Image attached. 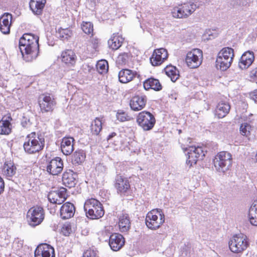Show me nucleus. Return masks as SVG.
I'll return each instance as SVG.
<instances>
[{"instance_id": "obj_1", "label": "nucleus", "mask_w": 257, "mask_h": 257, "mask_svg": "<svg viewBox=\"0 0 257 257\" xmlns=\"http://www.w3.org/2000/svg\"><path fill=\"white\" fill-rule=\"evenodd\" d=\"M39 37L31 33L24 34L19 40V48L24 59L31 61L36 59L39 51Z\"/></svg>"}, {"instance_id": "obj_2", "label": "nucleus", "mask_w": 257, "mask_h": 257, "mask_svg": "<svg viewBox=\"0 0 257 257\" xmlns=\"http://www.w3.org/2000/svg\"><path fill=\"white\" fill-rule=\"evenodd\" d=\"M234 57V50L230 47L222 48L218 53L216 60V68L221 71H225L231 66Z\"/></svg>"}, {"instance_id": "obj_3", "label": "nucleus", "mask_w": 257, "mask_h": 257, "mask_svg": "<svg viewBox=\"0 0 257 257\" xmlns=\"http://www.w3.org/2000/svg\"><path fill=\"white\" fill-rule=\"evenodd\" d=\"M84 209L86 216L91 219H99L104 214L102 204L94 198L86 200L84 205Z\"/></svg>"}, {"instance_id": "obj_4", "label": "nucleus", "mask_w": 257, "mask_h": 257, "mask_svg": "<svg viewBox=\"0 0 257 257\" xmlns=\"http://www.w3.org/2000/svg\"><path fill=\"white\" fill-rule=\"evenodd\" d=\"M232 161L231 154L226 151H222L215 156L213 163L217 172L225 173L231 167Z\"/></svg>"}, {"instance_id": "obj_5", "label": "nucleus", "mask_w": 257, "mask_h": 257, "mask_svg": "<svg viewBox=\"0 0 257 257\" xmlns=\"http://www.w3.org/2000/svg\"><path fill=\"white\" fill-rule=\"evenodd\" d=\"M44 139L36 137L35 133L28 135L23 147L24 150L28 154H32L41 151L44 146Z\"/></svg>"}, {"instance_id": "obj_6", "label": "nucleus", "mask_w": 257, "mask_h": 257, "mask_svg": "<svg viewBox=\"0 0 257 257\" xmlns=\"http://www.w3.org/2000/svg\"><path fill=\"white\" fill-rule=\"evenodd\" d=\"M165 221V215L160 209H153L149 211L146 217L145 223L151 229L159 228Z\"/></svg>"}, {"instance_id": "obj_7", "label": "nucleus", "mask_w": 257, "mask_h": 257, "mask_svg": "<svg viewBox=\"0 0 257 257\" xmlns=\"http://www.w3.org/2000/svg\"><path fill=\"white\" fill-rule=\"evenodd\" d=\"M248 245L246 236L243 234H235L229 242L230 250L234 253H240L246 249Z\"/></svg>"}, {"instance_id": "obj_8", "label": "nucleus", "mask_w": 257, "mask_h": 257, "mask_svg": "<svg viewBox=\"0 0 257 257\" xmlns=\"http://www.w3.org/2000/svg\"><path fill=\"white\" fill-rule=\"evenodd\" d=\"M196 10V7L193 3L188 2L179 5L172 11L173 17L179 19L187 18Z\"/></svg>"}, {"instance_id": "obj_9", "label": "nucleus", "mask_w": 257, "mask_h": 257, "mask_svg": "<svg viewBox=\"0 0 257 257\" xmlns=\"http://www.w3.org/2000/svg\"><path fill=\"white\" fill-rule=\"evenodd\" d=\"M44 211L43 208L34 206L31 208L27 214L28 222L31 226L35 227L41 223L44 218Z\"/></svg>"}, {"instance_id": "obj_10", "label": "nucleus", "mask_w": 257, "mask_h": 257, "mask_svg": "<svg viewBox=\"0 0 257 257\" xmlns=\"http://www.w3.org/2000/svg\"><path fill=\"white\" fill-rule=\"evenodd\" d=\"M137 122L144 131H147L153 128L156 123V119L150 112L143 111L137 115Z\"/></svg>"}, {"instance_id": "obj_11", "label": "nucleus", "mask_w": 257, "mask_h": 257, "mask_svg": "<svg viewBox=\"0 0 257 257\" xmlns=\"http://www.w3.org/2000/svg\"><path fill=\"white\" fill-rule=\"evenodd\" d=\"M113 185L118 195L121 197L127 196L131 189V185L126 178L117 175L115 178Z\"/></svg>"}, {"instance_id": "obj_12", "label": "nucleus", "mask_w": 257, "mask_h": 257, "mask_svg": "<svg viewBox=\"0 0 257 257\" xmlns=\"http://www.w3.org/2000/svg\"><path fill=\"white\" fill-rule=\"evenodd\" d=\"M185 151H187L188 156L186 163L190 166L196 164L198 160L203 159L205 156V153L200 147L190 146L185 149Z\"/></svg>"}, {"instance_id": "obj_13", "label": "nucleus", "mask_w": 257, "mask_h": 257, "mask_svg": "<svg viewBox=\"0 0 257 257\" xmlns=\"http://www.w3.org/2000/svg\"><path fill=\"white\" fill-rule=\"evenodd\" d=\"M202 57V51L199 49H194L187 53L185 61L189 68H196L201 64Z\"/></svg>"}, {"instance_id": "obj_14", "label": "nucleus", "mask_w": 257, "mask_h": 257, "mask_svg": "<svg viewBox=\"0 0 257 257\" xmlns=\"http://www.w3.org/2000/svg\"><path fill=\"white\" fill-rule=\"evenodd\" d=\"M38 102L42 113L52 111L56 105L54 98L50 94H42L39 97Z\"/></svg>"}, {"instance_id": "obj_15", "label": "nucleus", "mask_w": 257, "mask_h": 257, "mask_svg": "<svg viewBox=\"0 0 257 257\" xmlns=\"http://www.w3.org/2000/svg\"><path fill=\"white\" fill-rule=\"evenodd\" d=\"M63 167V160L59 157H56L48 164L47 171L52 175H58L62 172Z\"/></svg>"}, {"instance_id": "obj_16", "label": "nucleus", "mask_w": 257, "mask_h": 257, "mask_svg": "<svg viewBox=\"0 0 257 257\" xmlns=\"http://www.w3.org/2000/svg\"><path fill=\"white\" fill-rule=\"evenodd\" d=\"M66 198V190L64 188L58 190L51 191L48 195L49 201L53 204H61Z\"/></svg>"}, {"instance_id": "obj_17", "label": "nucleus", "mask_w": 257, "mask_h": 257, "mask_svg": "<svg viewBox=\"0 0 257 257\" xmlns=\"http://www.w3.org/2000/svg\"><path fill=\"white\" fill-rule=\"evenodd\" d=\"M168 52L164 48L155 49L150 58V62L153 66L161 65L168 58Z\"/></svg>"}, {"instance_id": "obj_18", "label": "nucleus", "mask_w": 257, "mask_h": 257, "mask_svg": "<svg viewBox=\"0 0 257 257\" xmlns=\"http://www.w3.org/2000/svg\"><path fill=\"white\" fill-rule=\"evenodd\" d=\"M35 257H55L54 249L47 243L40 244L35 249Z\"/></svg>"}, {"instance_id": "obj_19", "label": "nucleus", "mask_w": 257, "mask_h": 257, "mask_svg": "<svg viewBox=\"0 0 257 257\" xmlns=\"http://www.w3.org/2000/svg\"><path fill=\"white\" fill-rule=\"evenodd\" d=\"M147 101V98L146 95H135L131 98L130 106L132 110L136 111H140L145 108Z\"/></svg>"}, {"instance_id": "obj_20", "label": "nucleus", "mask_w": 257, "mask_h": 257, "mask_svg": "<svg viewBox=\"0 0 257 257\" xmlns=\"http://www.w3.org/2000/svg\"><path fill=\"white\" fill-rule=\"evenodd\" d=\"M124 239L122 235L118 233H113L109 237V245L114 251L120 249L124 245Z\"/></svg>"}, {"instance_id": "obj_21", "label": "nucleus", "mask_w": 257, "mask_h": 257, "mask_svg": "<svg viewBox=\"0 0 257 257\" xmlns=\"http://www.w3.org/2000/svg\"><path fill=\"white\" fill-rule=\"evenodd\" d=\"M254 59L253 52L247 51L241 56L238 66L241 69H245L248 68L252 63Z\"/></svg>"}, {"instance_id": "obj_22", "label": "nucleus", "mask_w": 257, "mask_h": 257, "mask_svg": "<svg viewBox=\"0 0 257 257\" xmlns=\"http://www.w3.org/2000/svg\"><path fill=\"white\" fill-rule=\"evenodd\" d=\"M74 139L71 137H64L61 143V150L66 156L70 155L74 151Z\"/></svg>"}, {"instance_id": "obj_23", "label": "nucleus", "mask_w": 257, "mask_h": 257, "mask_svg": "<svg viewBox=\"0 0 257 257\" xmlns=\"http://www.w3.org/2000/svg\"><path fill=\"white\" fill-rule=\"evenodd\" d=\"M12 16L9 13H5L0 18V31L4 34L10 33Z\"/></svg>"}, {"instance_id": "obj_24", "label": "nucleus", "mask_w": 257, "mask_h": 257, "mask_svg": "<svg viewBox=\"0 0 257 257\" xmlns=\"http://www.w3.org/2000/svg\"><path fill=\"white\" fill-rule=\"evenodd\" d=\"M230 105L226 100H221L217 104L215 109V114L218 118L225 117L229 112Z\"/></svg>"}, {"instance_id": "obj_25", "label": "nucleus", "mask_w": 257, "mask_h": 257, "mask_svg": "<svg viewBox=\"0 0 257 257\" xmlns=\"http://www.w3.org/2000/svg\"><path fill=\"white\" fill-rule=\"evenodd\" d=\"M77 175L72 170H68L65 171L62 176L63 184L68 188L74 187L76 184V177Z\"/></svg>"}, {"instance_id": "obj_26", "label": "nucleus", "mask_w": 257, "mask_h": 257, "mask_svg": "<svg viewBox=\"0 0 257 257\" xmlns=\"http://www.w3.org/2000/svg\"><path fill=\"white\" fill-rule=\"evenodd\" d=\"M75 207L74 205L67 202L64 203L61 207L60 215L62 219H67L73 217L75 212Z\"/></svg>"}, {"instance_id": "obj_27", "label": "nucleus", "mask_w": 257, "mask_h": 257, "mask_svg": "<svg viewBox=\"0 0 257 257\" xmlns=\"http://www.w3.org/2000/svg\"><path fill=\"white\" fill-rule=\"evenodd\" d=\"M11 116H5L0 120V135H8L11 133L12 125Z\"/></svg>"}, {"instance_id": "obj_28", "label": "nucleus", "mask_w": 257, "mask_h": 257, "mask_svg": "<svg viewBox=\"0 0 257 257\" xmlns=\"http://www.w3.org/2000/svg\"><path fill=\"white\" fill-rule=\"evenodd\" d=\"M138 76L136 72L130 69H122L118 74L119 81L122 83H126L132 81L134 78Z\"/></svg>"}, {"instance_id": "obj_29", "label": "nucleus", "mask_w": 257, "mask_h": 257, "mask_svg": "<svg viewBox=\"0 0 257 257\" xmlns=\"http://www.w3.org/2000/svg\"><path fill=\"white\" fill-rule=\"evenodd\" d=\"M16 167L11 162H6L4 165L2 172L3 175L9 180H11L16 174Z\"/></svg>"}, {"instance_id": "obj_30", "label": "nucleus", "mask_w": 257, "mask_h": 257, "mask_svg": "<svg viewBox=\"0 0 257 257\" xmlns=\"http://www.w3.org/2000/svg\"><path fill=\"white\" fill-rule=\"evenodd\" d=\"M62 61L68 65L73 66L75 64L76 56L71 50H67L62 52L61 54Z\"/></svg>"}, {"instance_id": "obj_31", "label": "nucleus", "mask_w": 257, "mask_h": 257, "mask_svg": "<svg viewBox=\"0 0 257 257\" xmlns=\"http://www.w3.org/2000/svg\"><path fill=\"white\" fill-rule=\"evenodd\" d=\"M118 226L122 232L127 231L131 227V221L128 214L122 213L119 216Z\"/></svg>"}, {"instance_id": "obj_32", "label": "nucleus", "mask_w": 257, "mask_h": 257, "mask_svg": "<svg viewBox=\"0 0 257 257\" xmlns=\"http://www.w3.org/2000/svg\"><path fill=\"white\" fill-rule=\"evenodd\" d=\"M46 0H31L30 8L35 15H40L44 8Z\"/></svg>"}, {"instance_id": "obj_33", "label": "nucleus", "mask_w": 257, "mask_h": 257, "mask_svg": "<svg viewBox=\"0 0 257 257\" xmlns=\"http://www.w3.org/2000/svg\"><path fill=\"white\" fill-rule=\"evenodd\" d=\"M144 87L146 90L152 89L155 91H159L162 89V85L159 80L153 77L149 78L144 81Z\"/></svg>"}, {"instance_id": "obj_34", "label": "nucleus", "mask_w": 257, "mask_h": 257, "mask_svg": "<svg viewBox=\"0 0 257 257\" xmlns=\"http://www.w3.org/2000/svg\"><path fill=\"white\" fill-rule=\"evenodd\" d=\"M248 217L250 223L257 226V199L254 200L249 209Z\"/></svg>"}, {"instance_id": "obj_35", "label": "nucleus", "mask_w": 257, "mask_h": 257, "mask_svg": "<svg viewBox=\"0 0 257 257\" xmlns=\"http://www.w3.org/2000/svg\"><path fill=\"white\" fill-rule=\"evenodd\" d=\"M123 42V38L119 36L113 34L108 41V45L110 48L112 50L118 49L121 45Z\"/></svg>"}, {"instance_id": "obj_36", "label": "nucleus", "mask_w": 257, "mask_h": 257, "mask_svg": "<svg viewBox=\"0 0 257 257\" xmlns=\"http://www.w3.org/2000/svg\"><path fill=\"white\" fill-rule=\"evenodd\" d=\"M86 158L85 152L81 149L77 150L72 156V162L74 165H80L83 163Z\"/></svg>"}, {"instance_id": "obj_37", "label": "nucleus", "mask_w": 257, "mask_h": 257, "mask_svg": "<svg viewBox=\"0 0 257 257\" xmlns=\"http://www.w3.org/2000/svg\"><path fill=\"white\" fill-rule=\"evenodd\" d=\"M166 75L171 78L173 82H175L179 78L178 71L173 66H168L165 69Z\"/></svg>"}, {"instance_id": "obj_38", "label": "nucleus", "mask_w": 257, "mask_h": 257, "mask_svg": "<svg viewBox=\"0 0 257 257\" xmlns=\"http://www.w3.org/2000/svg\"><path fill=\"white\" fill-rule=\"evenodd\" d=\"M102 129V122L98 118H96L92 122L91 132L94 135H98Z\"/></svg>"}, {"instance_id": "obj_39", "label": "nucleus", "mask_w": 257, "mask_h": 257, "mask_svg": "<svg viewBox=\"0 0 257 257\" xmlns=\"http://www.w3.org/2000/svg\"><path fill=\"white\" fill-rule=\"evenodd\" d=\"M96 69L98 72L101 74H105L108 70V64L106 60H101L96 64Z\"/></svg>"}, {"instance_id": "obj_40", "label": "nucleus", "mask_w": 257, "mask_h": 257, "mask_svg": "<svg viewBox=\"0 0 257 257\" xmlns=\"http://www.w3.org/2000/svg\"><path fill=\"white\" fill-rule=\"evenodd\" d=\"M130 59V54L127 53L120 54L118 57L116 62L120 65H124L127 64Z\"/></svg>"}, {"instance_id": "obj_41", "label": "nucleus", "mask_w": 257, "mask_h": 257, "mask_svg": "<svg viewBox=\"0 0 257 257\" xmlns=\"http://www.w3.org/2000/svg\"><path fill=\"white\" fill-rule=\"evenodd\" d=\"M251 130L252 126L247 122L242 123L240 126V133L242 136L248 137Z\"/></svg>"}, {"instance_id": "obj_42", "label": "nucleus", "mask_w": 257, "mask_h": 257, "mask_svg": "<svg viewBox=\"0 0 257 257\" xmlns=\"http://www.w3.org/2000/svg\"><path fill=\"white\" fill-rule=\"evenodd\" d=\"M74 231V227L72 224L65 223L61 228V232L65 236H69Z\"/></svg>"}, {"instance_id": "obj_43", "label": "nucleus", "mask_w": 257, "mask_h": 257, "mask_svg": "<svg viewBox=\"0 0 257 257\" xmlns=\"http://www.w3.org/2000/svg\"><path fill=\"white\" fill-rule=\"evenodd\" d=\"M81 29L85 33L90 34L93 32V26L90 22H83Z\"/></svg>"}, {"instance_id": "obj_44", "label": "nucleus", "mask_w": 257, "mask_h": 257, "mask_svg": "<svg viewBox=\"0 0 257 257\" xmlns=\"http://www.w3.org/2000/svg\"><path fill=\"white\" fill-rule=\"evenodd\" d=\"M58 37L63 39H67L70 37L71 32L68 29H62L59 30L58 32Z\"/></svg>"}, {"instance_id": "obj_45", "label": "nucleus", "mask_w": 257, "mask_h": 257, "mask_svg": "<svg viewBox=\"0 0 257 257\" xmlns=\"http://www.w3.org/2000/svg\"><path fill=\"white\" fill-rule=\"evenodd\" d=\"M117 119L120 121L123 122L131 119V117L123 111H118L116 114Z\"/></svg>"}, {"instance_id": "obj_46", "label": "nucleus", "mask_w": 257, "mask_h": 257, "mask_svg": "<svg viewBox=\"0 0 257 257\" xmlns=\"http://www.w3.org/2000/svg\"><path fill=\"white\" fill-rule=\"evenodd\" d=\"M82 257H98V256L96 250L89 248L84 252Z\"/></svg>"}, {"instance_id": "obj_47", "label": "nucleus", "mask_w": 257, "mask_h": 257, "mask_svg": "<svg viewBox=\"0 0 257 257\" xmlns=\"http://www.w3.org/2000/svg\"><path fill=\"white\" fill-rule=\"evenodd\" d=\"M250 98L255 103H257V89L251 92L249 94Z\"/></svg>"}, {"instance_id": "obj_48", "label": "nucleus", "mask_w": 257, "mask_h": 257, "mask_svg": "<svg viewBox=\"0 0 257 257\" xmlns=\"http://www.w3.org/2000/svg\"><path fill=\"white\" fill-rule=\"evenodd\" d=\"M30 120L24 117L22 120L21 124L24 127H27L30 125Z\"/></svg>"}, {"instance_id": "obj_49", "label": "nucleus", "mask_w": 257, "mask_h": 257, "mask_svg": "<svg viewBox=\"0 0 257 257\" xmlns=\"http://www.w3.org/2000/svg\"><path fill=\"white\" fill-rule=\"evenodd\" d=\"M189 3H193V5H195L196 9L199 8L200 6L202 5L203 2L201 0H190Z\"/></svg>"}, {"instance_id": "obj_50", "label": "nucleus", "mask_w": 257, "mask_h": 257, "mask_svg": "<svg viewBox=\"0 0 257 257\" xmlns=\"http://www.w3.org/2000/svg\"><path fill=\"white\" fill-rule=\"evenodd\" d=\"M93 48L96 49L98 46L99 40L97 38H93L91 40Z\"/></svg>"}, {"instance_id": "obj_51", "label": "nucleus", "mask_w": 257, "mask_h": 257, "mask_svg": "<svg viewBox=\"0 0 257 257\" xmlns=\"http://www.w3.org/2000/svg\"><path fill=\"white\" fill-rule=\"evenodd\" d=\"M5 188V183L3 178L0 180V194L4 191Z\"/></svg>"}, {"instance_id": "obj_52", "label": "nucleus", "mask_w": 257, "mask_h": 257, "mask_svg": "<svg viewBox=\"0 0 257 257\" xmlns=\"http://www.w3.org/2000/svg\"><path fill=\"white\" fill-rule=\"evenodd\" d=\"M116 136V133H111V134H110L108 137H107V140H110L111 138H112L113 137H114V136Z\"/></svg>"}, {"instance_id": "obj_53", "label": "nucleus", "mask_w": 257, "mask_h": 257, "mask_svg": "<svg viewBox=\"0 0 257 257\" xmlns=\"http://www.w3.org/2000/svg\"><path fill=\"white\" fill-rule=\"evenodd\" d=\"M247 2H245V3H241V2H240V5H241L242 6H246L247 5Z\"/></svg>"}, {"instance_id": "obj_54", "label": "nucleus", "mask_w": 257, "mask_h": 257, "mask_svg": "<svg viewBox=\"0 0 257 257\" xmlns=\"http://www.w3.org/2000/svg\"><path fill=\"white\" fill-rule=\"evenodd\" d=\"M254 75L256 77H257V68L255 69L254 71Z\"/></svg>"}]
</instances>
